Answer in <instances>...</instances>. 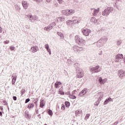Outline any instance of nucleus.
I'll list each match as a JSON object with an SVG mask.
<instances>
[{
    "mask_svg": "<svg viewBox=\"0 0 125 125\" xmlns=\"http://www.w3.org/2000/svg\"><path fill=\"white\" fill-rule=\"evenodd\" d=\"M91 13L93 16H95V17H98L99 19L102 17L101 16V13L99 12L100 11V8H97V9L95 8H91Z\"/></svg>",
    "mask_w": 125,
    "mask_h": 125,
    "instance_id": "obj_1",
    "label": "nucleus"
},
{
    "mask_svg": "<svg viewBox=\"0 0 125 125\" xmlns=\"http://www.w3.org/2000/svg\"><path fill=\"white\" fill-rule=\"evenodd\" d=\"M75 12L76 11L74 9H66L62 11V14L65 15V16H71V15H73Z\"/></svg>",
    "mask_w": 125,
    "mask_h": 125,
    "instance_id": "obj_2",
    "label": "nucleus"
},
{
    "mask_svg": "<svg viewBox=\"0 0 125 125\" xmlns=\"http://www.w3.org/2000/svg\"><path fill=\"white\" fill-rule=\"evenodd\" d=\"M76 78L78 79H82L83 77V71L82 68H77L76 69Z\"/></svg>",
    "mask_w": 125,
    "mask_h": 125,
    "instance_id": "obj_3",
    "label": "nucleus"
},
{
    "mask_svg": "<svg viewBox=\"0 0 125 125\" xmlns=\"http://www.w3.org/2000/svg\"><path fill=\"white\" fill-rule=\"evenodd\" d=\"M72 50L75 53H80V51H83V47H80L78 45H74L72 47Z\"/></svg>",
    "mask_w": 125,
    "mask_h": 125,
    "instance_id": "obj_4",
    "label": "nucleus"
},
{
    "mask_svg": "<svg viewBox=\"0 0 125 125\" xmlns=\"http://www.w3.org/2000/svg\"><path fill=\"white\" fill-rule=\"evenodd\" d=\"M82 32L83 33V36H85V37H87L89 36V34L91 33V31L90 29L87 28H83L82 29Z\"/></svg>",
    "mask_w": 125,
    "mask_h": 125,
    "instance_id": "obj_5",
    "label": "nucleus"
},
{
    "mask_svg": "<svg viewBox=\"0 0 125 125\" xmlns=\"http://www.w3.org/2000/svg\"><path fill=\"white\" fill-rule=\"evenodd\" d=\"M100 66L99 65H97L96 66H94L90 69L91 72H94V73H99L101 71L100 69Z\"/></svg>",
    "mask_w": 125,
    "mask_h": 125,
    "instance_id": "obj_6",
    "label": "nucleus"
},
{
    "mask_svg": "<svg viewBox=\"0 0 125 125\" xmlns=\"http://www.w3.org/2000/svg\"><path fill=\"white\" fill-rule=\"evenodd\" d=\"M118 75L120 79H124L125 77V71L123 70H119Z\"/></svg>",
    "mask_w": 125,
    "mask_h": 125,
    "instance_id": "obj_7",
    "label": "nucleus"
},
{
    "mask_svg": "<svg viewBox=\"0 0 125 125\" xmlns=\"http://www.w3.org/2000/svg\"><path fill=\"white\" fill-rule=\"evenodd\" d=\"M124 58V55L122 54H118L115 57V62H119L120 60Z\"/></svg>",
    "mask_w": 125,
    "mask_h": 125,
    "instance_id": "obj_8",
    "label": "nucleus"
},
{
    "mask_svg": "<svg viewBox=\"0 0 125 125\" xmlns=\"http://www.w3.org/2000/svg\"><path fill=\"white\" fill-rule=\"evenodd\" d=\"M26 16L31 22H34V21L37 20V17H36V16H33L31 14H28Z\"/></svg>",
    "mask_w": 125,
    "mask_h": 125,
    "instance_id": "obj_9",
    "label": "nucleus"
},
{
    "mask_svg": "<svg viewBox=\"0 0 125 125\" xmlns=\"http://www.w3.org/2000/svg\"><path fill=\"white\" fill-rule=\"evenodd\" d=\"M63 21H65V18L64 17H59L56 18L55 22L57 23H61V22H63Z\"/></svg>",
    "mask_w": 125,
    "mask_h": 125,
    "instance_id": "obj_10",
    "label": "nucleus"
},
{
    "mask_svg": "<svg viewBox=\"0 0 125 125\" xmlns=\"http://www.w3.org/2000/svg\"><path fill=\"white\" fill-rule=\"evenodd\" d=\"M83 38H82L81 36H79L78 35H77L75 37V41L77 43V44H79V43L81 42Z\"/></svg>",
    "mask_w": 125,
    "mask_h": 125,
    "instance_id": "obj_11",
    "label": "nucleus"
},
{
    "mask_svg": "<svg viewBox=\"0 0 125 125\" xmlns=\"http://www.w3.org/2000/svg\"><path fill=\"white\" fill-rule=\"evenodd\" d=\"M83 38H82L81 36H79L78 35H77L75 37V41L77 43V44H79V43L81 42Z\"/></svg>",
    "mask_w": 125,
    "mask_h": 125,
    "instance_id": "obj_12",
    "label": "nucleus"
},
{
    "mask_svg": "<svg viewBox=\"0 0 125 125\" xmlns=\"http://www.w3.org/2000/svg\"><path fill=\"white\" fill-rule=\"evenodd\" d=\"M83 38H82L81 36H79L78 35H77L75 37V41L77 43V44H79V43L81 42Z\"/></svg>",
    "mask_w": 125,
    "mask_h": 125,
    "instance_id": "obj_13",
    "label": "nucleus"
},
{
    "mask_svg": "<svg viewBox=\"0 0 125 125\" xmlns=\"http://www.w3.org/2000/svg\"><path fill=\"white\" fill-rule=\"evenodd\" d=\"M39 47L35 46H32L31 47L30 51L32 52V53H35V52H37L39 51Z\"/></svg>",
    "mask_w": 125,
    "mask_h": 125,
    "instance_id": "obj_14",
    "label": "nucleus"
},
{
    "mask_svg": "<svg viewBox=\"0 0 125 125\" xmlns=\"http://www.w3.org/2000/svg\"><path fill=\"white\" fill-rule=\"evenodd\" d=\"M44 47L47 52L49 53V55H51V49H50V48H49V44H46L44 45Z\"/></svg>",
    "mask_w": 125,
    "mask_h": 125,
    "instance_id": "obj_15",
    "label": "nucleus"
},
{
    "mask_svg": "<svg viewBox=\"0 0 125 125\" xmlns=\"http://www.w3.org/2000/svg\"><path fill=\"white\" fill-rule=\"evenodd\" d=\"M107 82V79H102V77L99 78V82L101 84H104Z\"/></svg>",
    "mask_w": 125,
    "mask_h": 125,
    "instance_id": "obj_16",
    "label": "nucleus"
},
{
    "mask_svg": "<svg viewBox=\"0 0 125 125\" xmlns=\"http://www.w3.org/2000/svg\"><path fill=\"white\" fill-rule=\"evenodd\" d=\"M87 92V89L86 88H85L83 89L79 94V96H83V95H85V94H86V93Z\"/></svg>",
    "mask_w": 125,
    "mask_h": 125,
    "instance_id": "obj_17",
    "label": "nucleus"
},
{
    "mask_svg": "<svg viewBox=\"0 0 125 125\" xmlns=\"http://www.w3.org/2000/svg\"><path fill=\"white\" fill-rule=\"evenodd\" d=\"M71 21L72 22V25H74V24H77V23H79V21L78 20V18L77 17H73L72 20Z\"/></svg>",
    "mask_w": 125,
    "mask_h": 125,
    "instance_id": "obj_18",
    "label": "nucleus"
},
{
    "mask_svg": "<svg viewBox=\"0 0 125 125\" xmlns=\"http://www.w3.org/2000/svg\"><path fill=\"white\" fill-rule=\"evenodd\" d=\"M71 21L72 22V25H74V24H77V23H79V21L78 20V18L77 17H73L72 20Z\"/></svg>",
    "mask_w": 125,
    "mask_h": 125,
    "instance_id": "obj_19",
    "label": "nucleus"
},
{
    "mask_svg": "<svg viewBox=\"0 0 125 125\" xmlns=\"http://www.w3.org/2000/svg\"><path fill=\"white\" fill-rule=\"evenodd\" d=\"M22 4L24 9H27L29 6V4L26 1H22Z\"/></svg>",
    "mask_w": 125,
    "mask_h": 125,
    "instance_id": "obj_20",
    "label": "nucleus"
},
{
    "mask_svg": "<svg viewBox=\"0 0 125 125\" xmlns=\"http://www.w3.org/2000/svg\"><path fill=\"white\" fill-rule=\"evenodd\" d=\"M90 22H91V23H93L95 25H97L98 24L97 20L94 17L91 18L90 19Z\"/></svg>",
    "mask_w": 125,
    "mask_h": 125,
    "instance_id": "obj_21",
    "label": "nucleus"
},
{
    "mask_svg": "<svg viewBox=\"0 0 125 125\" xmlns=\"http://www.w3.org/2000/svg\"><path fill=\"white\" fill-rule=\"evenodd\" d=\"M12 84H15L16 82V80H17V75L12 76Z\"/></svg>",
    "mask_w": 125,
    "mask_h": 125,
    "instance_id": "obj_22",
    "label": "nucleus"
},
{
    "mask_svg": "<svg viewBox=\"0 0 125 125\" xmlns=\"http://www.w3.org/2000/svg\"><path fill=\"white\" fill-rule=\"evenodd\" d=\"M110 14V13H109L108 11H107V8L105 9L104 11L102 12V15L103 16H108Z\"/></svg>",
    "mask_w": 125,
    "mask_h": 125,
    "instance_id": "obj_23",
    "label": "nucleus"
},
{
    "mask_svg": "<svg viewBox=\"0 0 125 125\" xmlns=\"http://www.w3.org/2000/svg\"><path fill=\"white\" fill-rule=\"evenodd\" d=\"M100 41L104 44L106 42L108 41V38L106 37H102V39L100 40Z\"/></svg>",
    "mask_w": 125,
    "mask_h": 125,
    "instance_id": "obj_24",
    "label": "nucleus"
},
{
    "mask_svg": "<svg viewBox=\"0 0 125 125\" xmlns=\"http://www.w3.org/2000/svg\"><path fill=\"white\" fill-rule=\"evenodd\" d=\"M82 115V110L78 109L75 111V116L76 117H79V116H81Z\"/></svg>",
    "mask_w": 125,
    "mask_h": 125,
    "instance_id": "obj_25",
    "label": "nucleus"
},
{
    "mask_svg": "<svg viewBox=\"0 0 125 125\" xmlns=\"http://www.w3.org/2000/svg\"><path fill=\"white\" fill-rule=\"evenodd\" d=\"M110 101H112V102H113L111 98H108V99H106L104 103V105H106V104H108Z\"/></svg>",
    "mask_w": 125,
    "mask_h": 125,
    "instance_id": "obj_26",
    "label": "nucleus"
},
{
    "mask_svg": "<svg viewBox=\"0 0 125 125\" xmlns=\"http://www.w3.org/2000/svg\"><path fill=\"white\" fill-rule=\"evenodd\" d=\"M85 41L83 39H82L81 41L79 44V45H81V46H83V45H85Z\"/></svg>",
    "mask_w": 125,
    "mask_h": 125,
    "instance_id": "obj_27",
    "label": "nucleus"
},
{
    "mask_svg": "<svg viewBox=\"0 0 125 125\" xmlns=\"http://www.w3.org/2000/svg\"><path fill=\"white\" fill-rule=\"evenodd\" d=\"M15 9L18 12H20V10H21V8H20V6L18 5V4L15 5Z\"/></svg>",
    "mask_w": 125,
    "mask_h": 125,
    "instance_id": "obj_28",
    "label": "nucleus"
},
{
    "mask_svg": "<svg viewBox=\"0 0 125 125\" xmlns=\"http://www.w3.org/2000/svg\"><path fill=\"white\" fill-rule=\"evenodd\" d=\"M103 45H104V43H103L100 40H99L97 43V46H98V47H100L101 46H103Z\"/></svg>",
    "mask_w": 125,
    "mask_h": 125,
    "instance_id": "obj_29",
    "label": "nucleus"
},
{
    "mask_svg": "<svg viewBox=\"0 0 125 125\" xmlns=\"http://www.w3.org/2000/svg\"><path fill=\"white\" fill-rule=\"evenodd\" d=\"M44 105H45V102L44 101V100H41L40 102V107H41V108H42V107H43Z\"/></svg>",
    "mask_w": 125,
    "mask_h": 125,
    "instance_id": "obj_30",
    "label": "nucleus"
},
{
    "mask_svg": "<svg viewBox=\"0 0 125 125\" xmlns=\"http://www.w3.org/2000/svg\"><path fill=\"white\" fill-rule=\"evenodd\" d=\"M52 29V26H50L49 25L47 26H46L44 28V30L45 31H50V30Z\"/></svg>",
    "mask_w": 125,
    "mask_h": 125,
    "instance_id": "obj_31",
    "label": "nucleus"
},
{
    "mask_svg": "<svg viewBox=\"0 0 125 125\" xmlns=\"http://www.w3.org/2000/svg\"><path fill=\"white\" fill-rule=\"evenodd\" d=\"M97 95L99 97V99H101L103 97V92H100L98 93Z\"/></svg>",
    "mask_w": 125,
    "mask_h": 125,
    "instance_id": "obj_32",
    "label": "nucleus"
},
{
    "mask_svg": "<svg viewBox=\"0 0 125 125\" xmlns=\"http://www.w3.org/2000/svg\"><path fill=\"white\" fill-rule=\"evenodd\" d=\"M61 82H57L55 83V87H56V88H59V85H61Z\"/></svg>",
    "mask_w": 125,
    "mask_h": 125,
    "instance_id": "obj_33",
    "label": "nucleus"
},
{
    "mask_svg": "<svg viewBox=\"0 0 125 125\" xmlns=\"http://www.w3.org/2000/svg\"><path fill=\"white\" fill-rule=\"evenodd\" d=\"M106 9L108 11L109 13H111V12H113L114 11V8L112 7H107Z\"/></svg>",
    "mask_w": 125,
    "mask_h": 125,
    "instance_id": "obj_34",
    "label": "nucleus"
},
{
    "mask_svg": "<svg viewBox=\"0 0 125 125\" xmlns=\"http://www.w3.org/2000/svg\"><path fill=\"white\" fill-rule=\"evenodd\" d=\"M114 7H116L118 10H121V5L117 4V3H115L114 5Z\"/></svg>",
    "mask_w": 125,
    "mask_h": 125,
    "instance_id": "obj_35",
    "label": "nucleus"
},
{
    "mask_svg": "<svg viewBox=\"0 0 125 125\" xmlns=\"http://www.w3.org/2000/svg\"><path fill=\"white\" fill-rule=\"evenodd\" d=\"M122 42H123V41H122L121 40H117L116 42V45H117V46H120Z\"/></svg>",
    "mask_w": 125,
    "mask_h": 125,
    "instance_id": "obj_36",
    "label": "nucleus"
},
{
    "mask_svg": "<svg viewBox=\"0 0 125 125\" xmlns=\"http://www.w3.org/2000/svg\"><path fill=\"white\" fill-rule=\"evenodd\" d=\"M58 35L59 36V37H60L61 38L64 39V34H63V33L62 32H58Z\"/></svg>",
    "mask_w": 125,
    "mask_h": 125,
    "instance_id": "obj_37",
    "label": "nucleus"
},
{
    "mask_svg": "<svg viewBox=\"0 0 125 125\" xmlns=\"http://www.w3.org/2000/svg\"><path fill=\"white\" fill-rule=\"evenodd\" d=\"M100 101H101V99H98V101L94 103L95 106H98V105H99V103H100Z\"/></svg>",
    "mask_w": 125,
    "mask_h": 125,
    "instance_id": "obj_38",
    "label": "nucleus"
},
{
    "mask_svg": "<svg viewBox=\"0 0 125 125\" xmlns=\"http://www.w3.org/2000/svg\"><path fill=\"white\" fill-rule=\"evenodd\" d=\"M27 108H28V109H32V108H34V104H29L28 106H27Z\"/></svg>",
    "mask_w": 125,
    "mask_h": 125,
    "instance_id": "obj_39",
    "label": "nucleus"
},
{
    "mask_svg": "<svg viewBox=\"0 0 125 125\" xmlns=\"http://www.w3.org/2000/svg\"><path fill=\"white\" fill-rule=\"evenodd\" d=\"M66 23L67 25H73V23L72 22V20H68L66 21Z\"/></svg>",
    "mask_w": 125,
    "mask_h": 125,
    "instance_id": "obj_40",
    "label": "nucleus"
},
{
    "mask_svg": "<svg viewBox=\"0 0 125 125\" xmlns=\"http://www.w3.org/2000/svg\"><path fill=\"white\" fill-rule=\"evenodd\" d=\"M25 118H26L27 119H30V116L29 115V112H25Z\"/></svg>",
    "mask_w": 125,
    "mask_h": 125,
    "instance_id": "obj_41",
    "label": "nucleus"
},
{
    "mask_svg": "<svg viewBox=\"0 0 125 125\" xmlns=\"http://www.w3.org/2000/svg\"><path fill=\"white\" fill-rule=\"evenodd\" d=\"M69 97L71 99H76V96H74L73 95H71V94L69 95Z\"/></svg>",
    "mask_w": 125,
    "mask_h": 125,
    "instance_id": "obj_42",
    "label": "nucleus"
},
{
    "mask_svg": "<svg viewBox=\"0 0 125 125\" xmlns=\"http://www.w3.org/2000/svg\"><path fill=\"white\" fill-rule=\"evenodd\" d=\"M49 25L51 26L52 29H53V27H55V26H56V23H55V22H52Z\"/></svg>",
    "mask_w": 125,
    "mask_h": 125,
    "instance_id": "obj_43",
    "label": "nucleus"
},
{
    "mask_svg": "<svg viewBox=\"0 0 125 125\" xmlns=\"http://www.w3.org/2000/svg\"><path fill=\"white\" fill-rule=\"evenodd\" d=\"M25 92H26V90H25V89H22L21 91V95H23Z\"/></svg>",
    "mask_w": 125,
    "mask_h": 125,
    "instance_id": "obj_44",
    "label": "nucleus"
},
{
    "mask_svg": "<svg viewBox=\"0 0 125 125\" xmlns=\"http://www.w3.org/2000/svg\"><path fill=\"white\" fill-rule=\"evenodd\" d=\"M65 104L67 108L70 106V102H65Z\"/></svg>",
    "mask_w": 125,
    "mask_h": 125,
    "instance_id": "obj_45",
    "label": "nucleus"
},
{
    "mask_svg": "<svg viewBox=\"0 0 125 125\" xmlns=\"http://www.w3.org/2000/svg\"><path fill=\"white\" fill-rule=\"evenodd\" d=\"M48 114L50 116H52V111L50 109H49L48 111Z\"/></svg>",
    "mask_w": 125,
    "mask_h": 125,
    "instance_id": "obj_46",
    "label": "nucleus"
},
{
    "mask_svg": "<svg viewBox=\"0 0 125 125\" xmlns=\"http://www.w3.org/2000/svg\"><path fill=\"white\" fill-rule=\"evenodd\" d=\"M67 63H68V64H73V62H72L71 59H68L67 60Z\"/></svg>",
    "mask_w": 125,
    "mask_h": 125,
    "instance_id": "obj_47",
    "label": "nucleus"
},
{
    "mask_svg": "<svg viewBox=\"0 0 125 125\" xmlns=\"http://www.w3.org/2000/svg\"><path fill=\"white\" fill-rule=\"evenodd\" d=\"M102 53H103L102 50L100 49V51H99V53H98L99 55H102Z\"/></svg>",
    "mask_w": 125,
    "mask_h": 125,
    "instance_id": "obj_48",
    "label": "nucleus"
},
{
    "mask_svg": "<svg viewBox=\"0 0 125 125\" xmlns=\"http://www.w3.org/2000/svg\"><path fill=\"white\" fill-rule=\"evenodd\" d=\"M58 1L59 2V3H60V4H62V3H63L62 0H58Z\"/></svg>",
    "mask_w": 125,
    "mask_h": 125,
    "instance_id": "obj_49",
    "label": "nucleus"
},
{
    "mask_svg": "<svg viewBox=\"0 0 125 125\" xmlns=\"http://www.w3.org/2000/svg\"><path fill=\"white\" fill-rule=\"evenodd\" d=\"M10 49L11 50H14V49H15V47L12 46H11L10 47Z\"/></svg>",
    "mask_w": 125,
    "mask_h": 125,
    "instance_id": "obj_50",
    "label": "nucleus"
},
{
    "mask_svg": "<svg viewBox=\"0 0 125 125\" xmlns=\"http://www.w3.org/2000/svg\"><path fill=\"white\" fill-rule=\"evenodd\" d=\"M62 110H65V105L63 104L62 105Z\"/></svg>",
    "mask_w": 125,
    "mask_h": 125,
    "instance_id": "obj_51",
    "label": "nucleus"
},
{
    "mask_svg": "<svg viewBox=\"0 0 125 125\" xmlns=\"http://www.w3.org/2000/svg\"><path fill=\"white\" fill-rule=\"evenodd\" d=\"M89 116H90V114H87L86 115V116H85V119H88V118H89Z\"/></svg>",
    "mask_w": 125,
    "mask_h": 125,
    "instance_id": "obj_52",
    "label": "nucleus"
},
{
    "mask_svg": "<svg viewBox=\"0 0 125 125\" xmlns=\"http://www.w3.org/2000/svg\"><path fill=\"white\" fill-rule=\"evenodd\" d=\"M59 93H60V94H61V95H63L64 94V92L60 90L59 91Z\"/></svg>",
    "mask_w": 125,
    "mask_h": 125,
    "instance_id": "obj_53",
    "label": "nucleus"
},
{
    "mask_svg": "<svg viewBox=\"0 0 125 125\" xmlns=\"http://www.w3.org/2000/svg\"><path fill=\"white\" fill-rule=\"evenodd\" d=\"M30 101V99H27L25 100V103H28Z\"/></svg>",
    "mask_w": 125,
    "mask_h": 125,
    "instance_id": "obj_54",
    "label": "nucleus"
},
{
    "mask_svg": "<svg viewBox=\"0 0 125 125\" xmlns=\"http://www.w3.org/2000/svg\"><path fill=\"white\" fill-rule=\"evenodd\" d=\"M4 43L5 44H7V43H9V41H6L4 42Z\"/></svg>",
    "mask_w": 125,
    "mask_h": 125,
    "instance_id": "obj_55",
    "label": "nucleus"
},
{
    "mask_svg": "<svg viewBox=\"0 0 125 125\" xmlns=\"http://www.w3.org/2000/svg\"><path fill=\"white\" fill-rule=\"evenodd\" d=\"M26 29H30V27L29 25H25Z\"/></svg>",
    "mask_w": 125,
    "mask_h": 125,
    "instance_id": "obj_56",
    "label": "nucleus"
},
{
    "mask_svg": "<svg viewBox=\"0 0 125 125\" xmlns=\"http://www.w3.org/2000/svg\"><path fill=\"white\" fill-rule=\"evenodd\" d=\"M13 100H14L15 101L17 100V97H16V96H14L13 97Z\"/></svg>",
    "mask_w": 125,
    "mask_h": 125,
    "instance_id": "obj_57",
    "label": "nucleus"
},
{
    "mask_svg": "<svg viewBox=\"0 0 125 125\" xmlns=\"http://www.w3.org/2000/svg\"><path fill=\"white\" fill-rule=\"evenodd\" d=\"M118 124H119V122L116 121V122H115L113 124V125H118Z\"/></svg>",
    "mask_w": 125,
    "mask_h": 125,
    "instance_id": "obj_58",
    "label": "nucleus"
},
{
    "mask_svg": "<svg viewBox=\"0 0 125 125\" xmlns=\"http://www.w3.org/2000/svg\"><path fill=\"white\" fill-rule=\"evenodd\" d=\"M36 1H37V2H42V0H36Z\"/></svg>",
    "mask_w": 125,
    "mask_h": 125,
    "instance_id": "obj_59",
    "label": "nucleus"
},
{
    "mask_svg": "<svg viewBox=\"0 0 125 125\" xmlns=\"http://www.w3.org/2000/svg\"><path fill=\"white\" fill-rule=\"evenodd\" d=\"M114 0V1H118V2L122 1V0Z\"/></svg>",
    "mask_w": 125,
    "mask_h": 125,
    "instance_id": "obj_60",
    "label": "nucleus"
},
{
    "mask_svg": "<svg viewBox=\"0 0 125 125\" xmlns=\"http://www.w3.org/2000/svg\"><path fill=\"white\" fill-rule=\"evenodd\" d=\"M0 109L1 111L3 110V107L2 106H0Z\"/></svg>",
    "mask_w": 125,
    "mask_h": 125,
    "instance_id": "obj_61",
    "label": "nucleus"
},
{
    "mask_svg": "<svg viewBox=\"0 0 125 125\" xmlns=\"http://www.w3.org/2000/svg\"><path fill=\"white\" fill-rule=\"evenodd\" d=\"M55 6L56 7H58V4H55Z\"/></svg>",
    "mask_w": 125,
    "mask_h": 125,
    "instance_id": "obj_62",
    "label": "nucleus"
},
{
    "mask_svg": "<svg viewBox=\"0 0 125 125\" xmlns=\"http://www.w3.org/2000/svg\"><path fill=\"white\" fill-rule=\"evenodd\" d=\"M47 2H50L51 1V0H46Z\"/></svg>",
    "mask_w": 125,
    "mask_h": 125,
    "instance_id": "obj_63",
    "label": "nucleus"
},
{
    "mask_svg": "<svg viewBox=\"0 0 125 125\" xmlns=\"http://www.w3.org/2000/svg\"><path fill=\"white\" fill-rule=\"evenodd\" d=\"M4 103H5L4 105H7V103H6V102L4 101Z\"/></svg>",
    "mask_w": 125,
    "mask_h": 125,
    "instance_id": "obj_64",
    "label": "nucleus"
}]
</instances>
